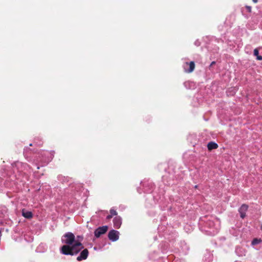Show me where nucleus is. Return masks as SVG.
Here are the masks:
<instances>
[{"mask_svg":"<svg viewBox=\"0 0 262 262\" xmlns=\"http://www.w3.org/2000/svg\"><path fill=\"white\" fill-rule=\"evenodd\" d=\"M13 173H7L4 185L6 188L19 190L25 183L29 181L32 172L30 166L26 163L15 161L11 163Z\"/></svg>","mask_w":262,"mask_h":262,"instance_id":"f257e3e1","label":"nucleus"},{"mask_svg":"<svg viewBox=\"0 0 262 262\" xmlns=\"http://www.w3.org/2000/svg\"><path fill=\"white\" fill-rule=\"evenodd\" d=\"M165 218V216H163L161 219V224L158 227V236L161 239L160 242L162 243L159 248L163 253H166L168 250H171L170 244L168 242L172 243L178 236L177 233L171 225H164V222Z\"/></svg>","mask_w":262,"mask_h":262,"instance_id":"f03ea898","label":"nucleus"},{"mask_svg":"<svg viewBox=\"0 0 262 262\" xmlns=\"http://www.w3.org/2000/svg\"><path fill=\"white\" fill-rule=\"evenodd\" d=\"M61 240L62 243L65 244L60 249L63 255L76 256L83 248L82 243L76 241V237L71 232H66L62 236Z\"/></svg>","mask_w":262,"mask_h":262,"instance_id":"7ed1b4c3","label":"nucleus"},{"mask_svg":"<svg viewBox=\"0 0 262 262\" xmlns=\"http://www.w3.org/2000/svg\"><path fill=\"white\" fill-rule=\"evenodd\" d=\"M199 226L200 230L205 234L214 236L220 229V221L214 217L205 216L200 219Z\"/></svg>","mask_w":262,"mask_h":262,"instance_id":"20e7f679","label":"nucleus"},{"mask_svg":"<svg viewBox=\"0 0 262 262\" xmlns=\"http://www.w3.org/2000/svg\"><path fill=\"white\" fill-rule=\"evenodd\" d=\"M152 196L155 202L160 204V207L162 210H167L168 212H173L172 210V207L171 205L172 200H173V199L169 198V201H168L163 194L159 195L158 194L156 195L155 193L153 194Z\"/></svg>","mask_w":262,"mask_h":262,"instance_id":"39448f33","label":"nucleus"},{"mask_svg":"<svg viewBox=\"0 0 262 262\" xmlns=\"http://www.w3.org/2000/svg\"><path fill=\"white\" fill-rule=\"evenodd\" d=\"M203 41L205 43L206 48L209 51H212L213 52H216L219 48L216 46V43L222 41L221 39H217L214 36H206L203 37Z\"/></svg>","mask_w":262,"mask_h":262,"instance_id":"423d86ee","label":"nucleus"},{"mask_svg":"<svg viewBox=\"0 0 262 262\" xmlns=\"http://www.w3.org/2000/svg\"><path fill=\"white\" fill-rule=\"evenodd\" d=\"M140 184L143 187V191H141L140 188H137V191L139 193H141L142 192L144 193H150L152 191L154 187V184L149 179H144L143 181H141Z\"/></svg>","mask_w":262,"mask_h":262,"instance_id":"0eeeda50","label":"nucleus"},{"mask_svg":"<svg viewBox=\"0 0 262 262\" xmlns=\"http://www.w3.org/2000/svg\"><path fill=\"white\" fill-rule=\"evenodd\" d=\"M89 254V250L86 248L83 247V249L76 255V260L78 261H80L83 260H85Z\"/></svg>","mask_w":262,"mask_h":262,"instance_id":"6e6552de","label":"nucleus"},{"mask_svg":"<svg viewBox=\"0 0 262 262\" xmlns=\"http://www.w3.org/2000/svg\"><path fill=\"white\" fill-rule=\"evenodd\" d=\"M108 226L104 225L97 228L94 231V235L96 238H99L101 235L104 234L108 230Z\"/></svg>","mask_w":262,"mask_h":262,"instance_id":"1a4fd4ad","label":"nucleus"},{"mask_svg":"<svg viewBox=\"0 0 262 262\" xmlns=\"http://www.w3.org/2000/svg\"><path fill=\"white\" fill-rule=\"evenodd\" d=\"M119 232L115 229L111 230L108 233V239L113 242H116L118 240L119 238Z\"/></svg>","mask_w":262,"mask_h":262,"instance_id":"9d476101","label":"nucleus"},{"mask_svg":"<svg viewBox=\"0 0 262 262\" xmlns=\"http://www.w3.org/2000/svg\"><path fill=\"white\" fill-rule=\"evenodd\" d=\"M184 71L186 73H191L193 71L195 68V63L191 61L190 62H186L183 66Z\"/></svg>","mask_w":262,"mask_h":262,"instance_id":"9b49d317","label":"nucleus"},{"mask_svg":"<svg viewBox=\"0 0 262 262\" xmlns=\"http://www.w3.org/2000/svg\"><path fill=\"white\" fill-rule=\"evenodd\" d=\"M174 177L173 173H166L162 177V180L165 185H172L173 183L172 182V181H173Z\"/></svg>","mask_w":262,"mask_h":262,"instance_id":"f8f14e48","label":"nucleus"},{"mask_svg":"<svg viewBox=\"0 0 262 262\" xmlns=\"http://www.w3.org/2000/svg\"><path fill=\"white\" fill-rule=\"evenodd\" d=\"M179 250L184 255L187 254L189 247L185 241H181L179 243Z\"/></svg>","mask_w":262,"mask_h":262,"instance_id":"ddd939ff","label":"nucleus"},{"mask_svg":"<svg viewBox=\"0 0 262 262\" xmlns=\"http://www.w3.org/2000/svg\"><path fill=\"white\" fill-rule=\"evenodd\" d=\"M248 205L244 204L238 208V211L240 214V217L242 219H244L246 216V212L248 209Z\"/></svg>","mask_w":262,"mask_h":262,"instance_id":"4468645a","label":"nucleus"},{"mask_svg":"<svg viewBox=\"0 0 262 262\" xmlns=\"http://www.w3.org/2000/svg\"><path fill=\"white\" fill-rule=\"evenodd\" d=\"M113 222L114 228L116 229H119L120 228L122 225V217L120 216H116L114 218Z\"/></svg>","mask_w":262,"mask_h":262,"instance_id":"2eb2a0df","label":"nucleus"},{"mask_svg":"<svg viewBox=\"0 0 262 262\" xmlns=\"http://www.w3.org/2000/svg\"><path fill=\"white\" fill-rule=\"evenodd\" d=\"M204 260L206 262H211L213 259V254L212 251L206 250L204 255Z\"/></svg>","mask_w":262,"mask_h":262,"instance_id":"dca6fc26","label":"nucleus"},{"mask_svg":"<svg viewBox=\"0 0 262 262\" xmlns=\"http://www.w3.org/2000/svg\"><path fill=\"white\" fill-rule=\"evenodd\" d=\"M55 151L52 150L51 152L46 151L44 154L46 156V158H45L44 160L46 164H48L49 162L51 161L54 157V154Z\"/></svg>","mask_w":262,"mask_h":262,"instance_id":"f3484780","label":"nucleus"},{"mask_svg":"<svg viewBox=\"0 0 262 262\" xmlns=\"http://www.w3.org/2000/svg\"><path fill=\"white\" fill-rule=\"evenodd\" d=\"M22 215L28 219H31L33 216L32 212L30 211H28L25 209H22Z\"/></svg>","mask_w":262,"mask_h":262,"instance_id":"a211bd4d","label":"nucleus"},{"mask_svg":"<svg viewBox=\"0 0 262 262\" xmlns=\"http://www.w3.org/2000/svg\"><path fill=\"white\" fill-rule=\"evenodd\" d=\"M207 146L208 150H211L216 149L218 147V144L215 142L210 141L208 143Z\"/></svg>","mask_w":262,"mask_h":262,"instance_id":"6ab92c4d","label":"nucleus"},{"mask_svg":"<svg viewBox=\"0 0 262 262\" xmlns=\"http://www.w3.org/2000/svg\"><path fill=\"white\" fill-rule=\"evenodd\" d=\"M46 249L45 245L41 244L37 247L35 251L37 253H43L46 251Z\"/></svg>","mask_w":262,"mask_h":262,"instance_id":"aec40b11","label":"nucleus"},{"mask_svg":"<svg viewBox=\"0 0 262 262\" xmlns=\"http://www.w3.org/2000/svg\"><path fill=\"white\" fill-rule=\"evenodd\" d=\"M184 85L187 89H193L194 87V83L190 81L184 82Z\"/></svg>","mask_w":262,"mask_h":262,"instance_id":"412c9836","label":"nucleus"},{"mask_svg":"<svg viewBox=\"0 0 262 262\" xmlns=\"http://www.w3.org/2000/svg\"><path fill=\"white\" fill-rule=\"evenodd\" d=\"M238 90V88L235 87H231L229 88L227 91L228 95H234Z\"/></svg>","mask_w":262,"mask_h":262,"instance_id":"4be33fe9","label":"nucleus"},{"mask_svg":"<svg viewBox=\"0 0 262 262\" xmlns=\"http://www.w3.org/2000/svg\"><path fill=\"white\" fill-rule=\"evenodd\" d=\"M254 56H256V58L258 60H262V56L259 55V51L257 49H255L253 51Z\"/></svg>","mask_w":262,"mask_h":262,"instance_id":"5701e85b","label":"nucleus"},{"mask_svg":"<svg viewBox=\"0 0 262 262\" xmlns=\"http://www.w3.org/2000/svg\"><path fill=\"white\" fill-rule=\"evenodd\" d=\"M158 253L155 251H153L152 253H150L148 255L149 258L152 260H156L157 257H158Z\"/></svg>","mask_w":262,"mask_h":262,"instance_id":"b1692460","label":"nucleus"},{"mask_svg":"<svg viewBox=\"0 0 262 262\" xmlns=\"http://www.w3.org/2000/svg\"><path fill=\"white\" fill-rule=\"evenodd\" d=\"M58 180L62 183L67 182L69 181V178L68 177H65L62 176H58Z\"/></svg>","mask_w":262,"mask_h":262,"instance_id":"393cba45","label":"nucleus"},{"mask_svg":"<svg viewBox=\"0 0 262 262\" xmlns=\"http://www.w3.org/2000/svg\"><path fill=\"white\" fill-rule=\"evenodd\" d=\"M8 211L7 207L4 205L0 206V212L3 215H5Z\"/></svg>","mask_w":262,"mask_h":262,"instance_id":"a878e982","label":"nucleus"},{"mask_svg":"<svg viewBox=\"0 0 262 262\" xmlns=\"http://www.w3.org/2000/svg\"><path fill=\"white\" fill-rule=\"evenodd\" d=\"M34 144L37 146H41L42 145L43 142L41 140H40L39 138H37L34 139Z\"/></svg>","mask_w":262,"mask_h":262,"instance_id":"bb28decb","label":"nucleus"},{"mask_svg":"<svg viewBox=\"0 0 262 262\" xmlns=\"http://www.w3.org/2000/svg\"><path fill=\"white\" fill-rule=\"evenodd\" d=\"M30 150V149L28 147H25L24 149V155L26 158L29 157L28 152Z\"/></svg>","mask_w":262,"mask_h":262,"instance_id":"cd10ccee","label":"nucleus"},{"mask_svg":"<svg viewBox=\"0 0 262 262\" xmlns=\"http://www.w3.org/2000/svg\"><path fill=\"white\" fill-rule=\"evenodd\" d=\"M261 242V241L260 239L254 238L252 241V245H256L259 244Z\"/></svg>","mask_w":262,"mask_h":262,"instance_id":"c85d7f7f","label":"nucleus"},{"mask_svg":"<svg viewBox=\"0 0 262 262\" xmlns=\"http://www.w3.org/2000/svg\"><path fill=\"white\" fill-rule=\"evenodd\" d=\"M110 214H111L112 216H114V215H116V216H117V211H116L115 209H111L110 210Z\"/></svg>","mask_w":262,"mask_h":262,"instance_id":"c756f323","label":"nucleus"},{"mask_svg":"<svg viewBox=\"0 0 262 262\" xmlns=\"http://www.w3.org/2000/svg\"><path fill=\"white\" fill-rule=\"evenodd\" d=\"M83 237L82 235H77L76 238V241H79L81 243V241H82Z\"/></svg>","mask_w":262,"mask_h":262,"instance_id":"7c9ffc66","label":"nucleus"},{"mask_svg":"<svg viewBox=\"0 0 262 262\" xmlns=\"http://www.w3.org/2000/svg\"><path fill=\"white\" fill-rule=\"evenodd\" d=\"M241 248H236L235 249V252L237 254V255L238 256H242L243 255V254L242 253L239 254L238 253V251H241Z\"/></svg>","mask_w":262,"mask_h":262,"instance_id":"2f4dec72","label":"nucleus"},{"mask_svg":"<svg viewBox=\"0 0 262 262\" xmlns=\"http://www.w3.org/2000/svg\"><path fill=\"white\" fill-rule=\"evenodd\" d=\"M194 45L196 47H199L201 45V42L199 39H196L194 43Z\"/></svg>","mask_w":262,"mask_h":262,"instance_id":"473e14b6","label":"nucleus"},{"mask_svg":"<svg viewBox=\"0 0 262 262\" xmlns=\"http://www.w3.org/2000/svg\"><path fill=\"white\" fill-rule=\"evenodd\" d=\"M166 260L167 261V262H168L167 259L164 258L163 257H161L158 260L157 262H165Z\"/></svg>","mask_w":262,"mask_h":262,"instance_id":"72a5a7b5","label":"nucleus"},{"mask_svg":"<svg viewBox=\"0 0 262 262\" xmlns=\"http://www.w3.org/2000/svg\"><path fill=\"white\" fill-rule=\"evenodd\" d=\"M246 9H247V10L249 12H251V7L249 6H246Z\"/></svg>","mask_w":262,"mask_h":262,"instance_id":"f704fd0d","label":"nucleus"},{"mask_svg":"<svg viewBox=\"0 0 262 262\" xmlns=\"http://www.w3.org/2000/svg\"><path fill=\"white\" fill-rule=\"evenodd\" d=\"M112 215L110 214L109 215H108L107 216H106V219L107 220H110V219H111L112 217Z\"/></svg>","mask_w":262,"mask_h":262,"instance_id":"c9c22d12","label":"nucleus"},{"mask_svg":"<svg viewBox=\"0 0 262 262\" xmlns=\"http://www.w3.org/2000/svg\"><path fill=\"white\" fill-rule=\"evenodd\" d=\"M214 64H215V61H213L211 62V63L210 64V67H211L212 66H213Z\"/></svg>","mask_w":262,"mask_h":262,"instance_id":"e433bc0d","label":"nucleus"},{"mask_svg":"<svg viewBox=\"0 0 262 262\" xmlns=\"http://www.w3.org/2000/svg\"><path fill=\"white\" fill-rule=\"evenodd\" d=\"M154 238L155 241H157L158 239L157 236H155Z\"/></svg>","mask_w":262,"mask_h":262,"instance_id":"4c0bfd02","label":"nucleus"},{"mask_svg":"<svg viewBox=\"0 0 262 262\" xmlns=\"http://www.w3.org/2000/svg\"><path fill=\"white\" fill-rule=\"evenodd\" d=\"M252 1L254 3H257L258 0H252Z\"/></svg>","mask_w":262,"mask_h":262,"instance_id":"58836bf2","label":"nucleus"},{"mask_svg":"<svg viewBox=\"0 0 262 262\" xmlns=\"http://www.w3.org/2000/svg\"><path fill=\"white\" fill-rule=\"evenodd\" d=\"M176 225H177V224H173L172 227H173V228H174V226H175ZM177 225H179V224H177Z\"/></svg>","mask_w":262,"mask_h":262,"instance_id":"ea45409f","label":"nucleus"},{"mask_svg":"<svg viewBox=\"0 0 262 262\" xmlns=\"http://www.w3.org/2000/svg\"><path fill=\"white\" fill-rule=\"evenodd\" d=\"M194 188H198V185H195V186H194Z\"/></svg>","mask_w":262,"mask_h":262,"instance_id":"a19ab883","label":"nucleus"},{"mask_svg":"<svg viewBox=\"0 0 262 262\" xmlns=\"http://www.w3.org/2000/svg\"><path fill=\"white\" fill-rule=\"evenodd\" d=\"M37 169H39V167L38 166H37Z\"/></svg>","mask_w":262,"mask_h":262,"instance_id":"79ce46f5","label":"nucleus"},{"mask_svg":"<svg viewBox=\"0 0 262 262\" xmlns=\"http://www.w3.org/2000/svg\"><path fill=\"white\" fill-rule=\"evenodd\" d=\"M46 152H45L43 154H45ZM45 156L46 157V156L45 155V154H42V156Z\"/></svg>","mask_w":262,"mask_h":262,"instance_id":"37998d69","label":"nucleus"},{"mask_svg":"<svg viewBox=\"0 0 262 262\" xmlns=\"http://www.w3.org/2000/svg\"><path fill=\"white\" fill-rule=\"evenodd\" d=\"M260 229L262 230V226H260Z\"/></svg>","mask_w":262,"mask_h":262,"instance_id":"c03bdc74","label":"nucleus"},{"mask_svg":"<svg viewBox=\"0 0 262 262\" xmlns=\"http://www.w3.org/2000/svg\"><path fill=\"white\" fill-rule=\"evenodd\" d=\"M32 143H31V144H30V146H32Z\"/></svg>","mask_w":262,"mask_h":262,"instance_id":"a18cd8bd","label":"nucleus"}]
</instances>
